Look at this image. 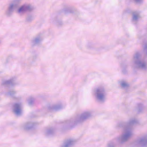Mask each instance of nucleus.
Returning <instances> with one entry per match:
<instances>
[{
  "mask_svg": "<svg viewBox=\"0 0 147 147\" xmlns=\"http://www.w3.org/2000/svg\"><path fill=\"white\" fill-rule=\"evenodd\" d=\"M96 93L98 98H101L103 96V94L102 92L99 90H97L96 91Z\"/></svg>",
  "mask_w": 147,
  "mask_h": 147,
  "instance_id": "obj_1",
  "label": "nucleus"
},
{
  "mask_svg": "<svg viewBox=\"0 0 147 147\" xmlns=\"http://www.w3.org/2000/svg\"><path fill=\"white\" fill-rule=\"evenodd\" d=\"M16 112H17V113H18V112L17 111H16Z\"/></svg>",
  "mask_w": 147,
  "mask_h": 147,
  "instance_id": "obj_4",
  "label": "nucleus"
},
{
  "mask_svg": "<svg viewBox=\"0 0 147 147\" xmlns=\"http://www.w3.org/2000/svg\"><path fill=\"white\" fill-rule=\"evenodd\" d=\"M16 108L17 109H18V108L19 107V106L18 105H16Z\"/></svg>",
  "mask_w": 147,
  "mask_h": 147,
  "instance_id": "obj_3",
  "label": "nucleus"
},
{
  "mask_svg": "<svg viewBox=\"0 0 147 147\" xmlns=\"http://www.w3.org/2000/svg\"><path fill=\"white\" fill-rule=\"evenodd\" d=\"M24 10V8L23 7H21L19 10V12H20L21 11H22Z\"/></svg>",
  "mask_w": 147,
  "mask_h": 147,
  "instance_id": "obj_2",
  "label": "nucleus"
}]
</instances>
